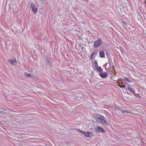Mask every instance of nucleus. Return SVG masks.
<instances>
[{"mask_svg": "<svg viewBox=\"0 0 146 146\" xmlns=\"http://www.w3.org/2000/svg\"><path fill=\"white\" fill-rule=\"evenodd\" d=\"M2 112H3L0 111V113L2 114Z\"/></svg>", "mask_w": 146, "mask_h": 146, "instance_id": "24", "label": "nucleus"}, {"mask_svg": "<svg viewBox=\"0 0 146 146\" xmlns=\"http://www.w3.org/2000/svg\"><path fill=\"white\" fill-rule=\"evenodd\" d=\"M46 60L47 62H48L49 66H51L52 65V63L51 62V61L48 60L47 58H46Z\"/></svg>", "mask_w": 146, "mask_h": 146, "instance_id": "12", "label": "nucleus"}, {"mask_svg": "<svg viewBox=\"0 0 146 146\" xmlns=\"http://www.w3.org/2000/svg\"><path fill=\"white\" fill-rule=\"evenodd\" d=\"M96 68L98 71L100 72H102L103 71V70L100 66H98L97 67H96Z\"/></svg>", "mask_w": 146, "mask_h": 146, "instance_id": "11", "label": "nucleus"}, {"mask_svg": "<svg viewBox=\"0 0 146 146\" xmlns=\"http://www.w3.org/2000/svg\"><path fill=\"white\" fill-rule=\"evenodd\" d=\"M125 110L122 109L121 110V112L122 113H125Z\"/></svg>", "mask_w": 146, "mask_h": 146, "instance_id": "22", "label": "nucleus"}, {"mask_svg": "<svg viewBox=\"0 0 146 146\" xmlns=\"http://www.w3.org/2000/svg\"><path fill=\"white\" fill-rule=\"evenodd\" d=\"M99 75L102 78H107V74L106 72H101L99 73Z\"/></svg>", "mask_w": 146, "mask_h": 146, "instance_id": "7", "label": "nucleus"}, {"mask_svg": "<svg viewBox=\"0 0 146 146\" xmlns=\"http://www.w3.org/2000/svg\"><path fill=\"white\" fill-rule=\"evenodd\" d=\"M94 131L97 133L103 132L105 133L106 131L105 130L101 127L97 126L94 129Z\"/></svg>", "mask_w": 146, "mask_h": 146, "instance_id": "5", "label": "nucleus"}, {"mask_svg": "<svg viewBox=\"0 0 146 146\" xmlns=\"http://www.w3.org/2000/svg\"><path fill=\"white\" fill-rule=\"evenodd\" d=\"M93 117L100 125L108 124L106 118L102 115L100 114H95L93 115Z\"/></svg>", "mask_w": 146, "mask_h": 146, "instance_id": "1", "label": "nucleus"}, {"mask_svg": "<svg viewBox=\"0 0 146 146\" xmlns=\"http://www.w3.org/2000/svg\"><path fill=\"white\" fill-rule=\"evenodd\" d=\"M0 110L1 111H3V110H6V109L5 108H3L2 107H0Z\"/></svg>", "mask_w": 146, "mask_h": 146, "instance_id": "20", "label": "nucleus"}, {"mask_svg": "<svg viewBox=\"0 0 146 146\" xmlns=\"http://www.w3.org/2000/svg\"><path fill=\"white\" fill-rule=\"evenodd\" d=\"M115 109L116 111H119V113L121 112V110L122 109H121L119 107H116L115 108Z\"/></svg>", "mask_w": 146, "mask_h": 146, "instance_id": "13", "label": "nucleus"}, {"mask_svg": "<svg viewBox=\"0 0 146 146\" xmlns=\"http://www.w3.org/2000/svg\"><path fill=\"white\" fill-rule=\"evenodd\" d=\"M93 58V56H92L91 55L90 56V58L91 59H92Z\"/></svg>", "mask_w": 146, "mask_h": 146, "instance_id": "23", "label": "nucleus"}, {"mask_svg": "<svg viewBox=\"0 0 146 146\" xmlns=\"http://www.w3.org/2000/svg\"><path fill=\"white\" fill-rule=\"evenodd\" d=\"M108 63L110 66H114L113 63L111 58H109L108 60Z\"/></svg>", "mask_w": 146, "mask_h": 146, "instance_id": "10", "label": "nucleus"}, {"mask_svg": "<svg viewBox=\"0 0 146 146\" xmlns=\"http://www.w3.org/2000/svg\"><path fill=\"white\" fill-rule=\"evenodd\" d=\"M145 1H146V0H145Z\"/></svg>", "mask_w": 146, "mask_h": 146, "instance_id": "27", "label": "nucleus"}, {"mask_svg": "<svg viewBox=\"0 0 146 146\" xmlns=\"http://www.w3.org/2000/svg\"><path fill=\"white\" fill-rule=\"evenodd\" d=\"M144 3H145V4H146V1H144Z\"/></svg>", "mask_w": 146, "mask_h": 146, "instance_id": "25", "label": "nucleus"}, {"mask_svg": "<svg viewBox=\"0 0 146 146\" xmlns=\"http://www.w3.org/2000/svg\"><path fill=\"white\" fill-rule=\"evenodd\" d=\"M128 89L129 92L132 93H134V95L135 96L136 94L135 93V91L134 89H133V88H132L130 86H128Z\"/></svg>", "mask_w": 146, "mask_h": 146, "instance_id": "8", "label": "nucleus"}, {"mask_svg": "<svg viewBox=\"0 0 146 146\" xmlns=\"http://www.w3.org/2000/svg\"><path fill=\"white\" fill-rule=\"evenodd\" d=\"M9 63L14 66H15L16 64L17 61L15 58H13L9 60Z\"/></svg>", "mask_w": 146, "mask_h": 146, "instance_id": "6", "label": "nucleus"}, {"mask_svg": "<svg viewBox=\"0 0 146 146\" xmlns=\"http://www.w3.org/2000/svg\"><path fill=\"white\" fill-rule=\"evenodd\" d=\"M118 86L121 88H125V86L124 84H119Z\"/></svg>", "mask_w": 146, "mask_h": 146, "instance_id": "14", "label": "nucleus"}, {"mask_svg": "<svg viewBox=\"0 0 146 146\" xmlns=\"http://www.w3.org/2000/svg\"><path fill=\"white\" fill-rule=\"evenodd\" d=\"M99 56L101 58L105 57V54L103 51L102 50L100 51Z\"/></svg>", "mask_w": 146, "mask_h": 146, "instance_id": "9", "label": "nucleus"}, {"mask_svg": "<svg viewBox=\"0 0 146 146\" xmlns=\"http://www.w3.org/2000/svg\"><path fill=\"white\" fill-rule=\"evenodd\" d=\"M103 43V40L102 39L99 37L97 39L95 40L94 42V47L95 48H98Z\"/></svg>", "mask_w": 146, "mask_h": 146, "instance_id": "2", "label": "nucleus"}, {"mask_svg": "<svg viewBox=\"0 0 146 146\" xmlns=\"http://www.w3.org/2000/svg\"><path fill=\"white\" fill-rule=\"evenodd\" d=\"M29 7L31 8L32 12L35 14H36L37 12V8L36 6L34 3L31 2H29Z\"/></svg>", "mask_w": 146, "mask_h": 146, "instance_id": "3", "label": "nucleus"}, {"mask_svg": "<svg viewBox=\"0 0 146 146\" xmlns=\"http://www.w3.org/2000/svg\"><path fill=\"white\" fill-rule=\"evenodd\" d=\"M41 1H42L43 0H41Z\"/></svg>", "mask_w": 146, "mask_h": 146, "instance_id": "26", "label": "nucleus"}, {"mask_svg": "<svg viewBox=\"0 0 146 146\" xmlns=\"http://www.w3.org/2000/svg\"><path fill=\"white\" fill-rule=\"evenodd\" d=\"M122 22L123 23V24L125 25H127L128 23H127V22L125 23L123 21H122Z\"/></svg>", "mask_w": 146, "mask_h": 146, "instance_id": "21", "label": "nucleus"}, {"mask_svg": "<svg viewBox=\"0 0 146 146\" xmlns=\"http://www.w3.org/2000/svg\"><path fill=\"white\" fill-rule=\"evenodd\" d=\"M97 53L95 52H93L91 54L92 56H93L94 55H96Z\"/></svg>", "mask_w": 146, "mask_h": 146, "instance_id": "19", "label": "nucleus"}, {"mask_svg": "<svg viewBox=\"0 0 146 146\" xmlns=\"http://www.w3.org/2000/svg\"><path fill=\"white\" fill-rule=\"evenodd\" d=\"M94 64V67L95 68H96V67H97L98 66V63H97V62L96 61V60L95 61Z\"/></svg>", "mask_w": 146, "mask_h": 146, "instance_id": "16", "label": "nucleus"}, {"mask_svg": "<svg viewBox=\"0 0 146 146\" xmlns=\"http://www.w3.org/2000/svg\"><path fill=\"white\" fill-rule=\"evenodd\" d=\"M125 113H129V114L131 113L132 112L131 111H129L128 110H125Z\"/></svg>", "mask_w": 146, "mask_h": 146, "instance_id": "18", "label": "nucleus"}, {"mask_svg": "<svg viewBox=\"0 0 146 146\" xmlns=\"http://www.w3.org/2000/svg\"><path fill=\"white\" fill-rule=\"evenodd\" d=\"M124 78L125 80L129 82H131L130 80L127 77H125Z\"/></svg>", "mask_w": 146, "mask_h": 146, "instance_id": "17", "label": "nucleus"}, {"mask_svg": "<svg viewBox=\"0 0 146 146\" xmlns=\"http://www.w3.org/2000/svg\"><path fill=\"white\" fill-rule=\"evenodd\" d=\"M25 75L29 77H31V74L28 73L27 72H25Z\"/></svg>", "mask_w": 146, "mask_h": 146, "instance_id": "15", "label": "nucleus"}, {"mask_svg": "<svg viewBox=\"0 0 146 146\" xmlns=\"http://www.w3.org/2000/svg\"><path fill=\"white\" fill-rule=\"evenodd\" d=\"M77 131L80 132L82 134L84 135L87 137L91 138L92 135V133L91 132H86L79 129H77Z\"/></svg>", "mask_w": 146, "mask_h": 146, "instance_id": "4", "label": "nucleus"}]
</instances>
